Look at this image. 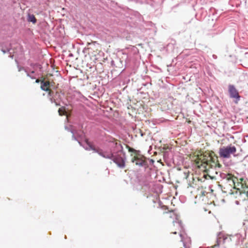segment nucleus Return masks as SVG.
Wrapping results in <instances>:
<instances>
[{
    "label": "nucleus",
    "mask_w": 248,
    "mask_h": 248,
    "mask_svg": "<svg viewBox=\"0 0 248 248\" xmlns=\"http://www.w3.org/2000/svg\"><path fill=\"white\" fill-rule=\"evenodd\" d=\"M114 140V139H112V140H110V142H113V140Z\"/></svg>",
    "instance_id": "obj_21"
},
{
    "label": "nucleus",
    "mask_w": 248,
    "mask_h": 248,
    "mask_svg": "<svg viewBox=\"0 0 248 248\" xmlns=\"http://www.w3.org/2000/svg\"><path fill=\"white\" fill-rule=\"evenodd\" d=\"M58 112L60 115L62 116L63 115H64L65 111V108L62 107L60 108L58 110Z\"/></svg>",
    "instance_id": "obj_14"
},
{
    "label": "nucleus",
    "mask_w": 248,
    "mask_h": 248,
    "mask_svg": "<svg viewBox=\"0 0 248 248\" xmlns=\"http://www.w3.org/2000/svg\"><path fill=\"white\" fill-rule=\"evenodd\" d=\"M115 144L116 146H117V142H116V143H115Z\"/></svg>",
    "instance_id": "obj_24"
},
{
    "label": "nucleus",
    "mask_w": 248,
    "mask_h": 248,
    "mask_svg": "<svg viewBox=\"0 0 248 248\" xmlns=\"http://www.w3.org/2000/svg\"><path fill=\"white\" fill-rule=\"evenodd\" d=\"M213 58H217V56H216V55H213Z\"/></svg>",
    "instance_id": "obj_20"
},
{
    "label": "nucleus",
    "mask_w": 248,
    "mask_h": 248,
    "mask_svg": "<svg viewBox=\"0 0 248 248\" xmlns=\"http://www.w3.org/2000/svg\"><path fill=\"white\" fill-rule=\"evenodd\" d=\"M26 73H27V75L28 77H29L31 79H35L36 77L33 75L35 73L34 71H32L31 73H29L25 69H24Z\"/></svg>",
    "instance_id": "obj_12"
},
{
    "label": "nucleus",
    "mask_w": 248,
    "mask_h": 248,
    "mask_svg": "<svg viewBox=\"0 0 248 248\" xmlns=\"http://www.w3.org/2000/svg\"><path fill=\"white\" fill-rule=\"evenodd\" d=\"M49 85L50 82L49 81H44L42 80L41 81V89L45 91H49Z\"/></svg>",
    "instance_id": "obj_9"
},
{
    "label": "nucleus",
    "mask_w": 248,
    "mask_h": 248,
    "mask_svg": "<svg viewBox=\"0 0 248 248\" xmlns=\"http://www.w3.org/2000/svg\"><path fill=\"white\" fill-rule=\"evenodd\" d=\"M28 21L33 23L36 22V19L33 15H29L28 16Z\"/></svg>",
    "instance_id": "obj_11"
},
{
    "label": "nucleus",
    "mask_w": 248,
    "mask_h": 248,
    "mask_svg": "<svg viewBox=\"0 0 248 248\" xmlns=\"http://www.w3.org/2000/svg\"><path fill=\"white\" fill-rule=\"evenodd\" d=\"M119 146H120V147L121 149H120V150H119L117 153H118L119 152H122V153H123V147H122V145H121V144H119Z\"/></svg>",
    "instance_id": "obj_16"
},
{
    "label": "nucleus",
    "mask_w": 248,
    "mask_h": 248,
    "mask_svg": "<svg viewBox=\"0 0 248 248\" xmlns=\"http://www.w3.org/2000/svg\"><path fill=\"white\" fill-rule=\"evenodd\" d=\"M72 138H73V139H74V140H77V139H76V137H75V135H74V134L73 135Z\"/></svg>",
    "instance_id": "obj_19"
},
{
    "label": "nucleus",
    "mask_w": 248,
    "mask_h": 248,
    "mask_svg": "<svg viewBox=\"0 0 248 248\" xmlns=\"http://www.w3.org/2000/svg\"><path fill=\"white\" fill-rule=\"evenodd\" d=\"M228 92L230 97L234 99L235 104L238 103L240 100L241 96L234 86L230 84L228 86Z\"/></svg>",
    "instance_id": "obj_6"
},
{
    "label": "nucleus",
    "mask_w": 248,
    "mask_h": 248,
    "mask_svg": "<svg viewBox=\"0 0 248 248\" xmlns=\"http://www.w3.org/2000/svg\"><path fill=\"white\" fill-rule=\"evenodd\" d=\"M174 225L176 226L179 228L180 231V236L181 238V241L183 242V246L185 248H190L191 245V239L189 237L183 234L181 232V230L183 229L182 224L181 221H174L173 222Z\"/></svg>",
    "instance_id": "obj_4"
},
{
    "label": "nucleus",
    "mask_w": 248,
    "mask_h": 248,
    "mask_svg": "<svg viewBox=\"0 0 248 248\" xmlns=\"http://www.w3.org/2000/svg\"><path fill=\"white\" fill-rule=\"evenodd\" d=\"M30 65H31V66L32 67V68L33 69H35V68L37 67V68H38L40 69H41L42 68V65L38 63H32L30 64Z\"/></svg>",
    "instance_id": "obj_13"
},
{
    "label": "nucleus",
    "mask_w": 248,
    "mask_h": 248,
    "mask_svg": "<svg viewBox=\"0 0 248 248\" xmlns=\"http://www.w3.org/2000/svg\"><path fill=\"white\" fill-rule=\"evenodd\" d=\"M232 237L233 238L236 237L239 239L238 242L240 241H242L244 239V237L239 233L236 234L235 236H232L220 233L218 235L217 244L214 245V247H218L221 243L223 244L231 241L232 240Z\"/></svg>",
    "instance_id": "obj_1"
},
{
    "label": "nucleus",
    "mask_w": 248,
    "mask_h": 248,
    "mask_svg": "<svg viewBox=\"0 0 248 248\" xmlns=\"http://www.w3.org/2000/svg\"><path fill=\"white\" fill-rule=\"evenodd\" d=\"M55 93L54 91H49L47 94V97L51 103H54L56 106H60V104L56 101L54 98Z\"/></svg>",
    "instance_id": "obj_8"
},
{
    "label": "nucleus",
    "mask_w": 248,
    "mask_h": 248,
    "mask_svg": "<svg viewBox=\"0 0 248 248\" xmlns=\"http://www.w3.org/2000/svg\"><path fill=\"white\" fill-rule=\"evenodd\" d=\"M236 151V149L234 146L229 145L227 146H224L220 148L219 150V155L221 157L228 158L231 155L234 154Z\"/></svg>",
    "instance_id": "obj_3"
},
{
    "label": "nucleus",
    "mask_w": 248,
    "mask_h": 248,
    "mask_svg": "<svg viewBox=\"0 0 248 248\" xmlns=\"http://www.w3.org/2000/svg\"><path fill=\"white\" fill-rule=\"evenodd\" d=\"M111 160L116 163L119 168L123 169L125 167V159L119 155L113 154V158H111Z\"/></svg>",
    "instance_id": "obj_7"
},
{
    "label": "nucleus",
    "mask_w": 248,
    "mask_h": 248,
    "mask_svg": "<svg viewBox=\"0 0 248 248\" xmlns=\"http://www.w3.org/2000/svg\"><path fill=\"white\" fill-rule=\"evenodd\" d=\"M131 156V162L135 163L136 165L144 168L148 167V162L145 160V157L140 154L137 155H133L132 154Z\"/></svg>",
    "instance_id": "obj_5"
},
{
    "label": "nucleus",
    "mask_w": 248,
    "mask_h": 248,
    "mask_svg": "<svg viewBox=\"0 0 248 248\" xmlns=\"http://www.w3.org/2000/svg\"><path fill=\"white\" fill-rule=\"evenodd\" d=\"M18 71H20L21 70H22V69H24V68L23 67H20L19 66H18Z\"/></svg>",
    "instance_id": "obj_17"
},
{
    "label": "nucleus",
    "mask_w": 248,
    "mask_h": 248,
    "mask_svg": "<svg viewBox=\"0 0 248 248\" xmlns=\"http://www.w3.org/2000/svg\"><path fill=\"white\" fill-rule=\"evenodd\" d=\"M88 147H86V150H92L95 153H97L104 158L111 159L113 158V153L111 150L103 151L101 149H95L90 143L86 141Z\"/></svg>",
    "instance_id": "obj_2"
},
{
    "label": "nucleus",
    "mask_w": 248,
    "mask_h": 248,
    "mask_svg": "<svg viewBox=\"0 0 248 248\" xmlns=\"http://www.w3.org/2000/svg\"><path fill=\"white\" fill-rule=\"evenodd\" d=\"M127 147L128 149V151L129 152L133 153L134 154V155H139L140 154V151L136 150L128 146H127Z\"/></svg>",
    "instance_id": "obj_10"
},
{
    "label": "nucleus",
    "mask_w": 248,
    "mask_h": 248,
    "mask_svg": "<svg viewBox=\"0 0 248 248\" xmlns=\"http://www.w3.org/2000/svg\"><path fill=\"white\" fill-rule=\"evenodd\" d=\"M173 234H176V233H177V232H173Z\"/></svg>",
    "instance_id": "obj_22"
},
{
    "label": "nucleus",
    "mask_w": 248,
    "mask_h": 248,
    "mask_svg": "<svg viewBox=\"0 0 248 248\" xmlns=\"http://www.w3.org/2000/svg\"><path fill=\"white\" fill-rule=\"evenodd\" d=\"M11 48L10 47H7L6 48H2L1 49V51H2V52L3 53H6L7 52H9Z\"/></svg>",
    "instance_id": "obj_15"
},
{
    "label": "nucleus",
    "mask_w": 248,
    "mask_h": 248,
    "mask_svg": "<svg viewBox=\"0 0 248 248\" xmlns=\"http://www.w3.org/2000/svg\"><path fill=\"white\" fill-rule=\"evenodd\" d=\"M10 57L12 58L13 57V55H10Z\"/></svg>",
    "instance_id": "obj_23"
},
{
    "label": "nucleus",
    "mask_w": 248,
    "mask_h": 248,
    "mask_svg": "<svg viewBox=\"0 0 248 248\" xmlns=\"http://www.w3.org/2000/svg\"><path fill=\"white\" fill-rule=\"evenodd\" d=\"M41 81L40 79H36V80H35V82L37 83H39L40 82H41Z\"/></svg>",
    "instance_id": "obj_18"
}]
</instances>
